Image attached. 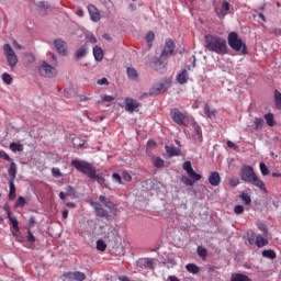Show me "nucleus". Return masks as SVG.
Listing matches in <instances>:
<instances>
[{"label": "nucleus", "instance_id": "1", "mask_svg": "<svg viewBox=\"0 0 281 281\" xmlns=\"http://www.w3.org/2000/svg\"><path fill=\"white\" fill-rule=\"evenodd\" d=\"M239 177L245 183H250L251 186H255V188H258L260 192H265V194H267V187L265 186V181H262V179L256 175L254 167L247 165L241 166Z\"/></svg>", "mask_w": 281, "mask_h": 281}, {"label": "nucleus", "instance_id": "2", "mask_svg": "<svg viewBox=\"0 0 281 281\" xmlns=\"http://www.w3.org/2000/svg\"><path fill=\"white\" fill-rule=\"evenodd\" d=\"M205 49L213 52L220 56L227 54V41L217 35H205L204 36Z\"/></svg>", "mask_w": 281, "mask_h": 281}, {"label": "nucleus", "instance_id": "3", "mask_svg": "<svg viewBox=\"0 0 281 281\" xmlns=\"http://www.w3.org/2000/svg\"><path fill=\"white\" fill-rule=\"evenodd\" d=\"M70 166L76 168V170H78L82 175H86V177H88L89 179H93V177H95L97 175L93 164L87 162L85 160L74 159L71 160Z\"/></svg>", "mask_w": 281, "mask_h": 281}, {"label": "nucleus", "instance_id": "4", "mask_svg": "<svg viewBox=\"0 0 281 281\" xmlns=\"http://www.w3.org/2000/svg\"><path fill=\"white\" fill-rule=\"evenodd\" d=\"M228 45L234 52H241V54H247V45L243 43V40L238 37V33L232 32L227 37Z\"/></svg>", "mask_w": 281, "mask_h": 281}, {"label": "nucleus", "instance_id": "5", "mask_svg": "<svg viewBox=\"0 0 281 281\" xmlns=\"http://www.w3.org/2000/svg\"><path fill=\"white\" fill-rule=\"evenodd\" d=\"M3 52L10 69H14L19 64V56H16V53L14 52V49H12V46L10 44L3 45Z\"/></svg>", "mask_w": 281, "mask_h": 281}, {"label": "nucleus", "instance_id": "6", "mask_svg": "<svg viewBox=\"0 0 281 281\" xmlns=\"http://www.w3.org/2000/svg\"><path fill=\"white\" fill-rule=\"evenodd\" d=\"M172 121L178 124V126H186V124H190V119L183 112L179 111V109H173L170 112Z\"/></svg>", "mask_w": 281, "mask_h": 281}, {"label": "nucleus", "instance_id": "7", "mask_svg": "<svg viewBox=\"0 0 281 281\" xmlns=\"http://www.w3.org/2000/svg\"><path fill=\"white\" fill-rule=\"evenodd\" d=\"M188 176H182L181 177V182L184 184V186H188V187H192L195 184L196 181H201V179H203V176H201L200 173H196L194 171V169H192L191 171H189L187 173Z\"/></svg>", "mask_w": 281, "mask_h": 281}, {"label": "nucleus", "instance_id": "8", "mask_svg": "<svg viewBox=\"0 0 281 281\" xmlns=\"http://www.w3.org/2000/svg\"><path fill=\"white\" fill-rule=\"evenodd\" d=\"M168 79H162L150 88L149 95H159L160 93H165V91H168Z\"/></svg>", "mask_w": 281, "mask_h": 281}, {"label": "nucleus", "instance_id": "9", "mask_svg": "<svg viewBox=\"0 0 281 281\" xmlns=\"http://www.w3.org/2000/svg\"><path fill=\"white\" fill-rule=\"evenodd\" d=\"M38 71L44 78H54V76H56V68L47 64V61L42 63L38 67Z\"/></svg>", "mask_w": 281, "mask_h": 281}, {"label": "nucleus", "instance_id": "10", "mask_svg": "<svg viewBox=\"0 0 281 281\" xmlns=\"http://www.w3.org/2000/svg\"><path fill=\"white\" fill-rule=\"evenodd\" d=\"M175 42L172 40H167L160 54L161 58H170V56L175 54Z\"/></svg>", "mask_w": 281, "mask_h": 281}, {"label": "nucleus", "instance_id": "11", "mask_svg": "<svg viewBox=\"0 0 281 281\" xmlns=\"http://www.w3.org/2000/svg\"><path fill=\"white\" fill-rule=\"evenodd\" d=\"M97 216H99V218H111V215L109 214V211L104 210L102 207V204H100L99 202H92L91 203Z\"/></svg>", "mask_w": 281, "mask_h": 281}, {"label": "nucleus", "instance_id": "12", "mask_svg": "<svg viewBox=\"0 0 281 281\" xmlns=\"http://www.w3.org/2000/svg\"><path fill=\"white\" fill-rule=\"evenodd\" d=\"M137 109H139V102H137V100L131 98L125 99V111L128 113H135Z\"/></svg>", "mask_w": 281, "mask_h": 281}, {"label": "nucleus", "instance_id": "13", "mask_svg": "<svg viewBox=\"0 0 281 281\" xmlns=\"http://www.w3.org/2000/svg\"><path fill=\"white\" fill-rule=\"evenodd\" d=\"M56 52L60 55V56H67V43L63 40H56L54 42Z\"/></svg>", "mask_w": 281, "mask_h": 281}, {"label": "nucleus", "instance_id": "14", "mask_svg": "<svg viewBox=\"0 0 281 281\" xmlns=\"http://www.w3.org/2000/svg\"><path fill=\"white\" fill-rule=\"evenodd\" d=\"M192 139L196 144H200V142H203V132L201 131V126H199V124L196 123H193Z\"/></svg>", "mask_w": 281, "mask_h": 281}, {"label": "nucleus", "instance_id": "15", "mask_svg": "<svg viewBox=\"0 0 281 281\" xmlns=\"http://www.w3.org/2000/svg\"><path fill=\"white\" fill-rule=\"evenodd\" d=\"M209 183L213 188H218L221 186V175L218 171H212L209 176Z\"/></svg>", "mask_w": 281, "mask_h": 281}, {"label": "nucleus", "instance_id": "16", "mask_svg": "<svg viewBox=\"0 0 281 281\" xmlns=\"http://www.w3.org/2000/svg\"><path fill=\"white\" fill-rule=\"evenodd\" d=\"M65 278H67L68 280H71V278H74V280H77V281L87 280V276L85 274V272H80V271L67 272L65 273Z\"/></svg>", "mask_w": 281, "mask_h": 281}, {"label": "nucleus", "instance_id": "17", "mask_svg": "<svg viewBox=\"0 0 281 281\" xmlns=\"http://www.w3.org/2000/svg\"><path fill=\"white\" fill-rule=\"evenodd\" d=\"M88 12H89L90 19H91V21H93V23H98V21H100V12L98 11V8H95V5L89 4Z\"/></svg>", "mask_w": 281, "mask_h": 281}, {"label": "nucleus", "instance_id": "18", "mask_svg": "<svg viewBox=\"0 0 281 281\" xmlns=\"http://www.w3.org/2000/svg\"><path fill=\"white\" fill-rule=\"evenodd\" d=\"M138 267H142L144 269H155V261L148 258L139 259Z\"/></svg>", "mask_w": 281, "mask_h": 281}, {"label": "nucleus", "instance_id": "19", "mask_svg": "<svg viewBox=\"0 0 281 281\" xmlns=\"http://www.w3.org/2000/svg\"><path fill=\"white\" fill-rule=\"evenodd\" d=\"M166 153L169 157H181V149L175 146H166Z\"/></svg>", "mask_w": 281, "mask_h": 281}, {"label": "nucleus", "instance_id": "20", "mask_svg": "<svg viewBox=\"0 0 281 281\" xmlns=\"http://www.w3.org/2000/svg\"><path fill=\"white\" fill-rule=\"evenodd\" d=\"M229 8H231L229 2L223 1L220 12H216L218 19H225V16H227V11L229 10Z\"/></svg>", "mask_w": 281, "mask_h": 281}, {"label": "nucleus", "instance_id": "21", "mask_svg": "<svg viewBox=\"0 0 281 281\" xmlns=\"http://www.w3.org/2000/svg\"><path fill=\"white\" fill-rule=\"evenodd\" d=\"M92 53L94 56V60H97V63H102V58H104V50L102 49V47L94 46Z\"/></svg>", "mask_w": 281, "mask_h": 281}, {"label": "nucleus", "instance_id": "22", "mask_svg": "<svg viewBox=\"0 0 281 281\" xmlns=\"http://www.w3.org/2000/svg\"><path fill=\"white\" fill-rule=\"evenodd\" d=\"M88 52L89 45L85 44L76 50L75 56L78 60H80V58H85V56H87Z\"/></svg>", "mask_w": 281, "mask_h": 281}, {"label": "nucleus", "instance_id": "23", "mask_svg": "<svg viewBox=\"0 0 281 281\" xmlns=\"http://www.w3.org/2000/svg\"><path fill=\"white\" fill-rule=\"evenodd\" d=\"M9 201H14L16 199V187L12 180L9 181Z\"/></svg>", "mask_w": 281, "mask_h": 281}, {"label": "nucleus", "instance_id": "24", "mask_svg": "<svg viewBox=\"0 0 281 281\" xmlns=\"http://www.w3.org/2000/svg\"><path fill=\"white\" fill-rule=\"evenodd\" d=\"M177 81L179 85H186L188 82V70H182L177 75Z\"/></svg>", "mask_w": 281, "mask_h": 281}, {"label": "nucleus", "instance_id": "25", "mask_svg": "<svg viewBox=\"0 0 281 281\" xmlns=\"http://www.w3.org/2000/svg\"><path fill=\"white\" fill-rule=\"evenodd\" d=\"M204 114L209 120H214L216 117V110H211L207 103L204 104Z\"/></svg>", "mask_w": 281, "mask_h": 281}, {"label": "nucleus", "instance_id": "26", "mask_svg": "<svg viewBox=\"0 0 281 281\" xmlns=\"http://www.w3.org/2000/svg\"><path fill=\"white\" fill-rule=\"evenodd\" d=\"M255 245L258 247H265L266 245H269V240L267 237H262V235H258L255 240Z\"/></svg>", "mask_w": 281, "mask_h": 281}, {"label": "nucleus", "instance_id": "27", "mask_svg": "<svg viewBox=\"0 0 281 281\" xmlns=\"http://www.w3.org/2000/svg\"><path fill=\"white\" fill-rule=\"evenodd\" d=\"M126 74H127V77L130 78V80H137V78L139 76L137 74V70L133 67H127Z\"/></svg>", "mask_w": 281, "mask_h": 281}, {"label": "nucleus", "instance_id": "28", "mask_svg": "<svg viewBox=\"0 0 281 281\" xmlns=\"http://www.w3.org/2000/svg\"><path fill=\"white\" fill-rule=\"evenodd\" d=\"M9 177L10 181L14 182L16 179V164L11 162L10 168H9Z\"/></svg>", "mask_w": 281, "mask_h": 281}, {"label": "nucleus", "instance_id": "29", "mask_svg": "<svg viewBox=\"0 0 281 281\" xmlns=\"http://www.w3.org/2000/svg\"><path fill=\"white\" fill-rule=\"evenodd\" d=\"M10 150H12V153H23L24 150L23 144L11 143Z\"/></svg>", "mask_w": 281, "mask_h": 281}, {"label": "nucleus", "instance_id": "30", "mask_svg": "<svg viewBox=\"0 0 281 281\" xmlns=\"http://www.w3.org/2000/svg\"><path fill=\"white\" fill-rule=\"evenodd\" d=\"M240 201H243L244 205H250L251 203V195H249V193L247 192H243L239 195Z\"/></svg>", "mask_w": 281, "mask_h": 281}, {"label": "nucleus", "instance_id": "31", "mask_svg": "<svg viewBox=\"0 0 281 281\" xmlns=\"http://www.w3.org/2000/svg\"><path fill=\"white\" fill-rule=\"evenodd\" d=\"M187 271H189V273H199V271H201V268H199V266L194 265V263H188L186 266Z\"/></svg>", "mask_w": 281, "mask_h": 281}, {"label": "nucleus", "instance_id": "32", "mask_svg": "<svg viewBox=\"0 0 281 281\" xmlns=\"http://www.w3.org/2000/svg\"><path fill=\"white\" fill-rule=\"evenodd\" d=\"M263 258H269V260H276V251L271 249H267L262 251Z\"/></svg>", "mask_w": 281, "mask_h": 281}, {"label": "nucleus", "instance_id": "33", "mask_svg": "<svg viewBox=\"0 0 281 281\" xmlns=\"http://www.w3.org/2000/svg\"><path fill=\"white\" fill-rule=\"evenodd\" d=\"M265 120H266V123L268 124V126H276V122L273 120V113H268V114H265Z\"/></svg>", "mask_w": 281, "mask_h": 281}, {"label": "nucleus", "instance_id": "34", "mask_svg": "<svg viewBox=\"0 0 281 281\" xmlns=\"http://www.w3.org/2000/svg\"><path fill=\"white\" fill-rule=\"evenodd\" d=\"M196 251L198 256H200V258H202L203 260L207 258V249L203 248V246H199Z\"/></svg>", "mask_w": 281, "mask_h": 281}, {"label": "nucleus", "instance_id": "35", "mask_svg": "<svg viewBox=\"0 0 281 281\" xmlns=\"http://www.w3.org/2000/svg\"><path fill=\"white\" fill-rule=\"evenodd\" d=\"M10 224L12 225L13 229H15V232H21V228L19 227V221L16 220V217L11 216L9 217Z\"/></svg>", "mask_w": 281, "mask_h": 281}, {"label": "nucleus", "instance_id": "36", "mask_svg": "<svg viewBox=\"0 0 281 281\" xmlns=\"http://www.w3.org/2000/svg\"><path fill=\"white\" fill-rule=\"evenodd\" d=\"M274 102L277 109H281V93L278 90H274Z\"/></svg>", "mask_w": 281, "mask_h": 281}, {"label": "nucleus", "instance_id": "37", "mask_svg": "<svg viewBox=\"0 0 281 281\" xmlns=\"http://www.w3.org/2000/svg\"><path fill=\"white\" fill-rule=\"evenodd\" d=\"M92 179H95V181H98L99 184H101L102 188H109V186H106L104 177L95 173V177H93Z\"/></svg>", "mask_w": 281, "mask_h": 281}, {"label": "nucleus", "instance_id": "38", "mask_svg": "<svg viewBox=\"0 0 281 281\" xmlns=\"http://www.w3.org/2000/svg\"><path fill=\"white\" fill-rule=\"evenodd\" d=\"M259 168H260V172H261L262 177L269 176V167H267V165L265 162H260Z\"/></svg>", "mask_w": 281, "mask_h": 281}, {"label": "nucleus", "instance_id": "39", "mask_svg": "<svg viewBox=\"0 0 281 281\" xmlns=\"http://www.w3.org/2000/svg\"><path fill=\"white\" fill-rule=\"evenodd\" d=\"M27 201H25V198L19 196L18 200L15 201L14 207H25V204Z\"/></svg>", "mask_w": 281, "mask_h": 281}, {"label": "nucleus", "instance_id": "40", "mask_svg": "<svg viewBox=\"0 0 281 281\" xmlns=\"http://www.w3.org/2000/svg\"><path fill=\"white\" fill-rule=\"evenodd\" d=\"M104 207L110 210V212H117V207L115 206V203L111 202V200H108L105 204H103Z\"/></svg>", "mask_w": 281, "mask_h": 281}, {"label": "nucleus", "instance_id": "41", "mask_svg": "<svg viewBox=\"0 0 281 281\" xmlns=\"http://www.w3.org/2000/svg\"><path fill=\"white\" fill-rule=\"evenodd\" d=\"M97 249L98 251H105L106 250V243L102 239L97 240Z\"/></svg>", "mask_w": 281, "mask_h": 281}, {"label": "nucleus", "instance_id": "42", "mask_svg": "<svg viewBox=\"0 0 281 281\" xmlns=\"http://www.w3.org/2000/svg\"><path fill=\"white\" fill-rule=\"evenodd\" d=\"M228 182L232 188H236V186L240 184V180L237 177H231Z\"/></svg>", "mask_w": 281, "mask_h": 281}, {"label": "nucleus", "instance_id": "43", "mask_svg": "<svg viewBox=\"0 0 281 281\" xmlns=\"http://www.w3.org/2000/svg\"><path fill=\"white\" fill-rule=\"evenodd\" d=\"M182 169L186 170L187 175H188L189 172H191L192 170H194V169L192 168V162H190V160L183 162Z\"/></svg>", "mask_w": 281, "mask_h": 281}, {"label": "nucleus", "instance_id": "44", "mask_svg": "<svg viewBox=\"0 0 281 281\" xmlns=\"http://www.w3.org/2000/svg\"><path fill=\"white\" fill-rule=\"evenodd\" d=\"M247 240L249 243V245H254L256 243L255 238H256V234L254 233V231H250L247 233Z\"/></svg>", "mask_w": 281, "mask_h": 281}, {"label": "nucleus", "instance_id": "45", "mask_svg": "<svg viewBox=\"0 0 281 281\" xmlns=\"http://www.w3.org/2000/svg\"><path fill=\"white\" fill-rule=\"evenodd\" d=\"M2 80L5 85H12V76H10L8 72L2 75Z\"/></svg>", "mask_w": 281, "mask_h": 281}, {"label": "nucleus", "instance_id": "46", "mask_svg": "<svg viewBox=\"0 0 281 281\" xmlns=\"http://www.w3.org/2000/svg\"><path fill=\"white\" fill-rule=\"evenodd\" d=\"M154 166L155 168H164V159L159 157L155 158Z\"/></svg>", "mask_w": 281, "mask_h": 281}, {"label": "nucleus", "instance_id": "47", "mask_svg": "<svg viewBox=\"0 0 281 281\" xmlns=\"http://www.w3.org/2000/svg\"><path fill=\"white\" fill-rule=\"evenodd\" d=\"M161 186H162L161 182H159L157 180H153L150 188L157 192V190H159L161 188Z\"/></svg>", "mask_w": 281, "mask_h": 281}, {"label": "nucleus", "instance_id": "48", "mask_svg": "<svg viewBox=\"0 0 281 281\" xmlns=\"http://www.w3.org/2000/svg\"><path fill=\"white\" fill-rule=\"evenodd\" d=\"M112 179H113L114 183L122 184V176H120V173H113Z\"/></svg>", "mask_w": 281, "mask_h": 281}, {"label": "nucleus", "instance_id": "49", "mask_svg": "<svg viewBox=\"0 0 281 281\" xmlns=\"http://www.w3.org/2000/svg\"><path fill=\"white\" fill-rule=\"evenodd\" d=\"M265 121L262 119H255V128H262Z\"/></svg>", "mask_w": 281, "mask_h": 281}, {"label": "nucleus", "instance_id": "50", "mask_svg": "<svg viewBox=\"0 0 281 281\" xmlns=\"http://www.w3.org/2000/svg\"><path fill=\"white\" fill-rule=\"evenodd\" d=\"M66 195H67V196H76V190H74L72 187H67V189H66Z\"/></svg>", "mask_w": 281, "mask_h": 281}, {"label": "nucleus", "instance_id": "51", "mask_svg": "<svg viewBox=\"0 0 281 281\" xmlns=\"http://www.w3.org/2000/svg\"><path fill=\"white\" fill-rule=\"evenodd\" d=\"M234 212H235V214H243V213L245 212V206H243V205H236V206L234 207Z\"/></svg>", "mask_w": 281, "mask_h": 281}, {"label": "nucleus", "instance_id": "52", "mask_svg": "<svg viewBox=\"0 0 281 281\" xmlns=\"http://www.w3.org/2000/svg\"><path fill=\"white\" fill-rule=\"evenodd\" d=\"M122 178L124 179V181H132V179H133L131 173H128L127 171L122 172Z\"/></svg>", "mask_w": 281, "mask_h": 281}, {"label": "nucleus", "instance_id": "53", "mask_svg": "<svg viewBox=\"0 0 281 281\" xmlns=\"http://www.w3.org/2000/svg\"><path fill=\"white\" fill-rule=\"evenodd\" d=\"M52 175H53L54 177H63V173L60 172V169H59V168H56V167H54V168L52 169Z\"/></svg>", "mask_w": 281, "mask_h": 281}, {"label": "nucleus", "instance_id": "54", "mask_svg": "<svg viewBox=\"0 0 281 281\" xmlns=\"http://www.w3.org/2000/svg\"><path fill=\"white\" fill-rule=\"evenodd\" d=\"M0 159H4V161H10V155H8L4 150H0Z\"/></svg>", "mask_w": 281, "mask_h": 281}, {"label": "nucleus", "instance_id": "55", "mask_svg": "<svg viewBox=\"0 0 281 281\" xmlns=\"http://www.w3.org/2000/svg\"><path fill=\"white\" fill-rule=\"evenodd\" d=\"M27 241L29 243H36V237H34V235L32 234V231L27 232Z\"/></svg>", "mask_w": 281, "mask_h": 281}, {"label": "nucleus", "instance_id": "56", "mask_svg": "<svg viewBox=\"0 0 281 281\" xmlns=\"http://www.w3.org/2000/svg\"><path fill=\"white\" fill-rule=\"evenodd\" d=\"M155 40V33L153 32H148L147 35H146V41L147 43H150Z\"/></svg>", "mask_w": 281, "mask_h": 281}, {"label": "nucleus", "instance_id": "57", "mask_svg": "<svg viewBox=\"0 0 281 281\" xmlns=\"http://www.w3.org/2000/svg\"><path fill=\"white\" fill-rule=\"evenodd\" d=\"M226 144H227L228 148H234V150H238V147L234 142L227 140Z\"/></svg>", "mask_w": 281, "mask_h": 281}, {"label": "nucleus", "instance_id": "58", "mask_svg": "<svg viewBox=\"0 0 281 281\" xmlns=\"http://www.w3.org/2000/svg\"><path fill=\"white\" fill-rule=\"evenodd\" d=\"M88 43H98V38H95V36H93V34L88 35Z\"/></svg>", "mask_w": 281, "mask_h": 281}, {"label": "nucleus", "instance_id": "59", "mask_svg": "<svg viewBox=\"0 0 281 281\" xmlns=\"http://www.w3.org/2000/svg\"><path fill=\"white\" fill-rule=\"evenodd\" d=\"M113 100H115V97H113V95H104L103 97V101L104 102H113Z\"/></svg>", "mask_w": 281, "mask_h": 281}, {"label": "nucleus", "instance_id": "60", "mask_svg": "<svg viewBox=\"0 0 281 281\" xmlns=\"http://www.w3.org/2000/svg\"><path fill=\"white\" fill-rule=\"evenodd\" d=\"M99 201L100 203H102V205H105L108 201H110L106 196L104 195H100L99 196Z\"/></svg>", "mask_w": 281, "mask_h": 281}, {"label": "nucleus", "instance_id": "61", "mask_svg": "<svg viewBox=\"0 0 281 281\" xmlns=\"http://www.w3.org/2000/svg\"><path fill=\"white\" fill-rule=\"evenodd\" d=\"M3 210L7 213L8 218L12 217V212L8 205H4Z\"/></svg>", "mask_w": 281, "mask_h": 281}, {"label": "nucleus", "instance_id": "62", "mask_svg": "<svg viewBox=\"0 0 281 281\" xmlns=\"http://www.w3.org/2000/svg\"><path fill=\"white\" fill-rule=\"evenodd\" d=\"M97 85H109V80L106 78H101L97 81Z\"/></svg>", "mask_w": 281, "mask_h": 281}, {"label": "nucleus", "instance_id": "63", "mask_svg": "<svg viewBox=\"0 0 281 281\" xmlns=\"http://www.w3.org/2000/svg\"><path fill=\"white\" fill-rule=\"evenodd\" d=\"M164 67H166V65H164V63H161V61H156V69H157V70L164 69Z\"/></svg>", "mask_w": 281, "mask_h": 281}, {"label": "nucleus", "instance_id": "64", "mask_svg": "<svg viewBox=\"0 0 281 281\" xmlns=\"http://www.w3.org/2000/svg\"><path fill=\"white\" fill-rule=\"evenodd\" d=\"M260 232H263L265 235H267V226L265 224L259 225Z\"/></svg>", "mask_w": 281, "mask_h": 281}]
</instances>
